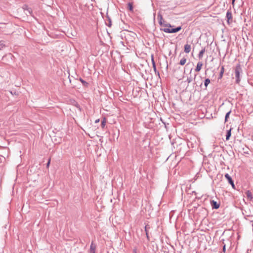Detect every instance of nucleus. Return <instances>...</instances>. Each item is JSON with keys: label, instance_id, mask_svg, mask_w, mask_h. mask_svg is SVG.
I'll return each mask as SVG.
<instances>
[{"label": "nucleus", "instance_id": "nucleus-28", "mask_svg": "<svg viewBox=\"0 0 253 253\" xmlns=\"http://www.w3.org/2000/svg\"><path fill=\"white\" fill-rule=\"evenodd\" d=\"M235 1V0H232V4H234Z\"/></svg>", "mask_w": 253, "mask_h": 253}, {"label": "nucleus", "instance_id": "nucleus-24", "mask_svg": "<svg viewBox=\"0 0 253 253\" xmlns=\"http://www.w3.org/2000/svg\"><path fill=\"white\" fill-rule=\"evenodd\" d=\"M50 159H49L48 162L46 165V167L48 168L49 167V166L50 165Z\"/></svg>", "mask_w": 253, "mask_h": 253}, {"label": "nucleus", "instance_id": "nucleus-21", "mask_svg": "<svg viewBox=\"0 0 253 253\" xmlns=\"http://www.w3.org/2000/svg\"><path fill=\"white\" fill-rule=\"evenodd\" d=\"M105 125H106V120L104 118L103 119V120H102V122H101V126H102V127H104V126H105Z\"/></svg>", "mask_w": 253, "mask_h": 253}, {"label": "nucleus", "instance_id": "nucleus-10", "mask_svg": "<svg viewBox=\"0 0 253 253\" xmlns=\"http://www.w3.org/2000/svg\"><path fill=\"white\" fill-rule=\"evenodd\" d=\"M246 194L247 197H248V199H250V200H252L253 199V197L252 194L250 191H247L246 192Z\"/></svg>", "mask_w": 253, "mask_h": 253}, {"label": "nucleus", "instance_id": "nucleus-27", "mask_svg": "<svg viewBox=\"0 0 253 253\" xmlns=\"http://www.w3.org/2000/svg\"><path fill=\"white\" fill-rule=\"evenodd\" d=\"M99 120L98 119V120H96L95 122V123H98V122H99Z\"/></svg>", "mask_w": 253, "mask_h": 253}, {"label": "nucleus", "instance_id": "nucleus-6", "mask_svg": "<svg viewBox=\"0 0 253 253\" xmlns=\"http://www.w3.org/2000/svg\"><path fill=\"white\" fill-rule=\"evenodd\" d=\"M211 204L212 209H217L219 207V204L213 200L211 201Z\"/></svg>", "mask_w": 253, "mask_h": 253}, {"label": "nucleus", "instance_id": "nucleus-29", "mask_svg": "<svg viewBox=\"0 0 253 253\" xmlns=\"http://www.w3.org/2000/svg\"><path fill=\"white\" fill-rule=\"evenodd\" d=\"M196 76V74H194V79H195Z\"/></svg>", "mask_w": 253, "mask_h": 253}, {"label": "nucleus", "instance_id": "nucleus-15", "mask_svg": "<svg viewBox=\"0 0 253 253\" xmlns=\"http://www.w3.org/2000/svg\"><path fill=\"white\" fill-rule=\"evenodd\" d=\"M186 62V58H185V57H183V58H182L180 60L179 64L181 65H184L185 64Z\"/></svg>", "mask_w": 253, "mask_h": 253}, {"label": "nucleus", "instance_id": "nucleus-30", "mask_svg": "<svg viewBox=\"0 0 253 253\" xmlns=\"http://www.w3.org/2000/svg\"><path fill=\"white\" fill-rule=\"evenodd\" d=\"M90 253H95V251L91 252Z\"/></svg>", "mask_w": 253, "mask_h": 253}, {"label": "nucleus", "instance_id": "nucleus-14", "mask_svg": "<svg viewBox=\"0 0 253 253\" xmlns=\"http://www.w3.org/2000/svg\"><path fill=\"white\" fill-rule=\"evenodd\" d=\"M224 67L222 66L221 68V70H220V73H219V78H220V79L222 78V77L223 76V74L224 73Z\"/></svg>", "mask_w": 253, "mask_h": 253}, {"label": "nucleus", "instance_id": "nucleus-20", "mask_svg": "<svg viewBox=\"0 0 253 253\" xmlns=\"http://www.w3.org/2000/svg\"><path fill=\"white\" fill-rule=\"evenodd\" d=\"M80 82L82 83L83 84L86 86L87 84H88V83H86V82H85L83 80H82V79L80 78Z\"/></svg>", "mask_w": 253, "mask_h": 253}, {"label": "nucleus", "instance_id": "nucleus-18", "mask_svg": "<svg viewBox=\"0 0 253 253\" xmlns=\"http://www.w3.org/2000/svg\"><path fill=\"white\" fill-rule=\"evenodd\" d=\"M5 46L4 42L2 41H0V50L3 49Z\"/></svg>", "mask_w": 253, "mask_h": 253}, {"label": "nucleus", "instance_id": "nucleus-9", "mask_svg": "<svg viewBox=\"0 0 253 253\" xmlns=\"http://www.w3.org/2000/svg\"><path fill=\"white\" fill-rule=\"evenodd\" d=\"M203 66V63L202 62H199L198 63H197V66H196V68L195 69V71L196 72H199L201 70V68H202V67Z\"/></svg>", "mask_w": 253, "mask_h": 253}, {"label": "nucleus", "instance_id": "nucleus-26", "mask_svg": "<svg viewBox=\"0 0 253 253\" xmlns=\"http://www.w3.org/2000/svg\"><path fill=\"white\" fill-rule=\"evenodd\" d=\"M111 21H109V24L108 25V26L109 27H110V26H111Z\"/></svg>", "mask_w": 253, "mask_h": 253}, {"label": "nucleus", "instance_id": "nucleus-8", "mask_svg": "<svg viewBox=\"0 0 253 253\" xmlns=\"http://www.w3.org/2000/svg\"><path fill=\"white\" fill-rule=\"evenodd\" d=\"M191 50V45L188 44H186L184 45V52L186 53L190 52Z\"/></svg>", "mask_w": 253, "mask_h": 253}, {"label": "nucleus", "instance_id": "nucleus-7", "mask_svg": "<svg viewBox=\"0 0 253 253\" xmlns=\"http://www.w3.org/2000/svg\"><path fill=\"white\" fill-rule=\"evenodd\" d=\"M151 60H152V65H153V68L154 69V71H155V73L156 74L157 73H158V75H159V72H158L157 71V69H156V64H155V61H154V56L153 55H151Z\"/></svg>", "mask_w": 253, "mask_h": 253}, {"label": "nucleus", "instance_id": "nucleus-2", "mask_svg": "<svg viewBox=\"0 0 253 253\" xmlns=\"http://www.w3.org/2000/svg\"><path fill=\"white\" fill-rule=\"evenodd\" d=\"M236 83L239 84L240 82V74L242 73V69L240 64H238L234 70Z\"/></svg>", "mask_w": 253, "mask_h": 253}, {"label": "nucleus", "instance_id": "nucleus-17", "mask_svg": "<svg viewBox=\"0 0 253 253\" xmlns=\"http://www.w3.org/2000/svg\"><path fill=\"white\" fill-rule=\"evenodd\" d=\"M128 9L131 11H133V5H132V3H131V2H129L128 3Z\"/></svg>", "mask_w": 253, "mask_h": 253}, {"label": "nucleus", "instance_id": "nucleus-16", "mask_svg": "<svg viewBox=\"0 0 253 253\" xmlns=\"http://www.w3.org/2000/svg\"><path fill=\"white\" fill-rule=\"evenodd\" d=\"M210 80L209 79H206L205 80V83H204V85L206 87V88H207V87L208 86V84L210 83Z\"/></svg>", "mask_w": 253, "mask_h": 253}, {"label": "nucleus", "instance_id": "nucleus-5", "mask_svg": "<svg viewBox=\"0 0 253 253\" xmlns=\"http://www.w3.org/2000/svg\"><path fill=\"white\" fill-rule=\"evenodd\" d=\"M225 177H226V178L227 179L228 182L232 185V186L234 188L235 185L234 184V182L232 179V178L231 177V176L228 174V173H226L225 175Z\"/></svg>", "mask_w": 253, "mask_h": 253}, {"label": "nucleus", "instance_id": "nucleus-1", "mask_svg": "<svg viewBox=\"0 0 253 253\" xmlns=\"http://www.w3.org/2000/svg\"><path fill=\"white\" fill-rule=\"evenodd\" d=\"M158 19L159 20V23L160 25L162 26L168 27V28H164L161 29V30L164 31L166 33H174L179 31L181 29V27L179 26L176 27V28H169V27H171V26L169 24L163 25V16L161 14H158Z\"/></svg>", "mask_w": 253, "mask_h": 253}, {"label": "nucleus", "instance_id": "nucleus-25", "mask_svg": "<svg viewBox=\"0 0 253 253\" xmlns=\"http://www.w3.org/2000/svg\"><path fill=\"white\" fill-rule=\"evenodd\" d=\"M90 250H91V252L94 251V249L93 248L92 245H91L90 246Z\"/></svg>", "mask_w": 253, "mask_h": 253}, {"label": "nucleus", "instance_id": "nucleus-23", "mask_svg": "<svg viewBox=\"0 0 253 253\" xmlns=\"http://www.w3.org/2000/svg\"><path fill=\"white\" fill-rule=\"evenodd\" d=\"M222 251L224 253L226 251V245L224 244L223 246V249H222Z\"/></svg>", "mask_w": 253, "mask_h": 253}, {"label": "nucleus", "instance_id": "nucleus-13", "mask_svg": "<svg viewBox=\"0 0 253 253\" xmlns=\"http://www.w3.org/2000/svg\"><path fill=\"white\" fill-rule=\"evenodd\" d=\"M192 70V69H191L190 71V74H191ZM193 79V78L191 74H190V76L187 78L186 81L187 82L188 84H189L192 81Z\"/></svg>", "mask_w": 253, "mask_h": 253}, {"label": "nucleus", "instance_id": "nucleus-3", "mask_svg": "<svg viewBox=\"0 0 253 253\" xmlns=\"http://www.w3.org/2000/svg\"><path fill=\"white\" fill-rule=\"evenodd\" d=\"M226 17L227 19V23H231L232 22V15L231 11L229 10H227L226 13Z\"/></svg>", "mask_w": 253, "mask_h": 253}, {"label": "nucleus", "instance_id": "nucleus-12", "mask_svg": "<svg viewBox=\"0 0 253 253\" xmlns=\"http://www.w3.org/2000/svg\"><path fill=\"white\" fill-rule=\"evenodd\" d=\"M205 48H203L199 52V54H198V57L200 59H201L203 56V54L204 53H205Z\"/></svg>", "mask_w": 253, "mask_h": 253}, {"label": "nucleus", "instance_id": "nucleus-22", "mask_svg": "<svg viewBox=\"0 0 253 253\" xmlns=\"http://www.w3.org/2000/svg\"><path fill=\"white\" fill-rule=\"evenodd\" d=\"M147 226L148 225H146L145 227V232H146V235H147V238L148 237V233H147Z\"/></svg>", "mask_w": 253, "mask_h": 253}, {"label": "nucleus", "instance_id": "nucleus-4", "mask_svg": "<svg viewBox=\"0 0 253 253\" xmlns=\"http://www.w3.org/2000/svg\"><path fill=\"white\" fill-rule=\"evenodd\" d=\"M23 9L24 11V12L26 15H32V9L30 7H29L27 5H24L23 6Z\"/></svg>", "mask_w": 253, "mask_h": 253}, {"label": "nucleus", "instance_id": "nucleus-11", "mask_svg": "<svg viewBox=\"0 0 253 253\" xmlns=\"http://www.w3.org/2000/svg\"><path fill=\"white\" fill-rule=\"evenodd\" d=\"M231 128H230L229 130H227L226 135V140H228L231 136Z\"/></svg>", "mask_w": 253, "mask_h": 253}, {"label": "nucleus", "instance_id": "nucleus-19", "mask_svg": "<svg viewBox=\"0 0 253 253\" xmlns=\"http://www.w3.org/2000/svg\"><path fill=\"white\" fill-rule=\"evenodd\" d=\"M231 113V111H229L228 112H227L225 115V122H227V120H228V118L229 117V115Z\"/></svg>", "mask_w": 253, "mask_h": 253}]
</instances>
